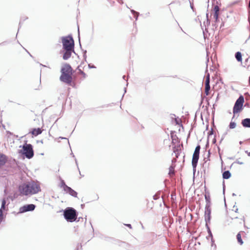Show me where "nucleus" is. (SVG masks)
<instances>
[{
	"mask_svg": "<svg viewBox=\"0 0 250 250\" xmlns=\"http://www.w3.org/2000/svg\"><path fill=\"white\" fill-rule=\"evenodd\" d=\"M60 139H66V140H68V139L67 138H65V137H59ZM68 141V143H69V141L68 140H67Z\"/></svg>",
	"mask_w": 250,
	"mask_h": 250,
	"instance_id": "3c124183",
	"label": "nucleus"
},
{
	"mask_svg": "<svg viewBox=\"0 0 250 250\" xmlns=\"http://www.w3.org/2000/svg\"><path fill=\"white\" fill-rule=\"evenodd\" d=\"M219 14H214V18L215 19V22H217L219 21Z\"/></svg>",
	"mask_w": 250,
	"mask_h": 250,
	"instance_id": "c9c22d12",
	"label": "nucleus"
},
{
	"mask_svg": "<svg viewBox=\"0 0 250 250\" xmlns=\"http://www.w3.org/2000/svg\"><path fill=\"white\" fill-rule=\"evenodd\" d=\"M236 238L238 241V243L240 245H242L243 244L244 242L241 237V235L240 233V232L237 233L236 235Z\"/></svg>",
	"mask_w": 250,
	"mask_h": 250,
	"instance_id": "5701e85b",
	"label": "nucleus"
},
{
	"mask_svg": "<svg viewBox=\"0 0 250 250\" xmlns=\"http://www.w3.org/2000/svg\"><path fill=\"white\" fill-rule=\"evenodd\" d=\"M18 196V195L17 193H15L14 194V198H17Z\"/></svg>",
	"mask_w": 250,
	"mask_h": 250,
	"instance_id": "8fccbe9b",
	"label": "nucleus"
},
{
	"mask_svg": "<svg viewBox=\"0 0 250 250\" xmlns=\"http://www.w3.org/2000/svg\"><path fill=\"white\" fill-rule=\"evenodd\" d=\"M232 195L233 196H236V194H235L234 193H232Z\"/></svg>",
	"mask_w": 250,
	"mask_h": 250,
	"instance_id": "69168bd1",
	"label": "nucleus"
},
{
	"mask_svg": "<svg viewBox=\"0 0 250 250\" xmlns=\"http://www.w3.org/2000/svg\"><path fill=\"white\" fill-rule=\"evenodd\" d=\"M210 89V86H205V93L206 95H208L209 94V91Z\"/></svg>",
	"mask_w": 250,
	"mask_h": 250,
	"instance_id": "f704fd0d",
	"label": "nucleus"
},
{
	"mask_svg": "<svg viewBox=\"0 0 250 250\" xmlns=\"http://www.w3.org/2000/svg\"><path fill=\"white\" fill-rule=\"evenodd\" d=\"M208 146H209V143H208V141L207 143V144L206 145V147H208Z\"/></svg>",
	"mask_w": 250,
	"mask_h": 250,
	"instance_id": "6e6d98bb",
	"label": "nucleus"
},
{
	"mask_svg": "<svg viewBox=\"0 0 250 250\" xmlns=\"http://www.w3.org/2000/svg\"><path fill=\"white\" fill-rule=\"evenodd\" d=\"M28 185L31 195L36 194L41 191V188L39 183L32 182L31 183H28Z\"/></svg>",
	"mask_w": 250,
	"mask_h": 250,
	"instance_id": "6e6552de",
	"label": "nucleus"
},
{
	"mask_svg": "<svg viewBox=\"0 0 250 250\" xmlns=\"http://www.w3.org/2000/svg\"><path fill=\"white\" fill-rule=\"evenodd\" d=\"M77 69L79 70L78 73L82 75L83 79L86 78L87 75L83 71L80 69L79 66H78Z\"/></svg>",
	"mask_w": 250,
	"mask_h": 250,
	"instance_id": "a878e982",
	"label": "nucleus"
},
{
	"mask_svg": "<svg viewBox=\"0 0 250 250\" xmlns=\"http://www.w3.org/2000/svg\"><path fill=\"white\" fill-rule=\"evenodd\" d=\"M231 176V173L229 170L225 171L222 174L223 178L224 179H228Z\"/></svg>",
	"mask_w": 250,
	"mask_h": 250,
	"instance_id": "6ab92c4d",
	"label": "nucleus"
},
{
	"mask_svg": "<svg viewBox=\"0 0 250 250\" xmlns=\"http://www.w3.org/2000/svg\"><path fill=\"white\" fill-rule=\"evenodd\" d=\"M4 192L5 193V194H7V190L6 189H5L4 190Z\"/></svg>",
	"mask_w": 250,
	"mask_h": 250,
	"instance_id": "bf43d9fd",
	"label": "nucleus"
},
{
	"mask_svg": "<svg viewBox=\"0 0 250 250\" xmlns=\"http://www.w3.org/2000/svg\"><path fill=\"white\" fill-rule=\"evenodd\" d=\"M62 44V49H71L74 48V41L71 35L67 36H63L61 38Z\"/></svg>",
	"mask_w": 250,
	"mask_h": 250,
	"instance_id": "20e7f679",
	"label": "nucleus"
},
{
	"mask_svg": "<svg viewBox=\"0 0 250 250\" xmlns=\"http://www.w3.org/2000/svg\"><path fill=\"white\" fill-rule=\"evenodd\" d=\"M241 124L244 127L250 128V118H245L241 121Z\"/></svg>",
	"mask_w": 250,
	"mask_h": 250,
	"instance_id": "4468645a",
	"label": "nucleus"
},
{
	"mask_svg": "<svg viewBox=\"0 0 250 250\" xmlns=\"http://www.w3.org/2000/svg\"><path fill=\"white\" fill-rule=\"evenodd\" d=\"M174 122L176 125H180L181 123L180 119L178 118V117L175 118Z\"/></svg>",
	"mask_w": 250,
	"mask_h": 250,
	"instance_id": "e433bc0d",
	"label": "nucleus"
},
{
	"mask_svg": "<svg viewBox=\"0 0 250 250\" xmlns=\"http://www.w3.org/2000/svg\"><path fill=\"white\" fill-rule=\"evenodd\" d=\"M28 19L27 17H22L20 19V22H19V28H21V24L23 23V22ZM19 30V29H18V31Z\"/></svg>",
	"mask_w": 250,
	"mask_h": 250,
	"instance_id": "cd10ccee",
	"label": "nucleus"
},
{
	"mask_svg": "<svg viewBox=\"0 0 250 250\" xmlns=\"http://www.w3.org/2000/svg\"><path fill=\"white\" fill-rule=\"evenodd\" d=\"M235 57L238 62H242V53L238 51L236 52L235 54Z\"/></svg>",
	"mask_w": 250,
	"mask_h": 250,
	"instance_id": "aec40b11",
	"label": "nucleus"
},
{
	"mask_svg": "<svg viewBox=\"0 0 250 250\" xmlns=\"http://www.w3.org/2000/svg\"><path fill=\"white\" fill-rule=\"evenodd\" d=\"M225 184L224 182L223 183V194H225Z\"/></svg>",
	"mask_w": 250,
	"mask_h": 250,
	"instance_id": "09e8293b",
	"label": "nucleus"
},
{
	"mask_svg": "<svg viewBox=\"0 0 250 250\" xmlns=\"http://www.w3.org/2000/svg\"><path fill=\"white\" fill-rule=\"evenodd\" d=\"M239 143L240 145H242L243 144V142L240 141Z\"/></svg>",
	"mask_w": 250,
	"mask_h": 250,
	"instance_id": "0e129e2a",
	"label": "nucleus"
},
{
	"mask_svg": "<svg viewBox=\"0 0 250 250\" xmlns=\"http://www.w3.org/2000/svg\"><path fill=\"white\" fill-rule=\"evenodd\" d=\"M160 194H161V191H158L155 195H153V199L154 200H156L160 198Z\"/></svg>",
	"mask_w": 250,
	"mask_h": 250,
	"instance_id": "c756f323",
	"label": "nucleus"
},
{
	"mask_svg": "<svg viewBox=\"0 0 250 250\" xmlns=\"http://www.w3.org/2000/svg\"><path fill=\"white\" fill-rule=\"evenodd\" d=\"M60 179H61L60 187L61 188H62L63 189V190L65 191V190L68 187V186L66 185V184L63 180L61 178H60Z\"/></svg>",
	"mask_w": 250,
	"mask_h": 250,
	"instance_id": "393cba45",
	"label": "nucleus"
},
{
	"mask_svg": "<svg viewBox=\"0 0 250 250\" xmlns=\"http://www.w3.org/2000/svg\"><path fill=\"white\" fill-rule=\"evenodd\" d=\"M36 207V205L33 204L25 205L20 208L19 213H23L28 211H32L35 209Z\"/></svg>",
	"mask_w": 250,
	"mask_h": 250,
	"instance_id": "1a4fd4ad",
	"label": "nucleus"
},
{
	"mask_svg": "<svg viewBox=\"0 0 250 250\" xmlns=\"http://www.w3.org/2000/svg\"><path fill=\"white\" fill-rule=\"evenodd\" d=\"M174 173V166H171L169 168V174L171 175Z\"/></svg>",
	"mask_w": 250,
	"mask_h": 250,
	"instance_id": "7c9ffc66",
	"label": "nucleus"
},
{
	"mask_svg": "<svg viewBox=\"0 0 250 250\" xmlns=\"http://www.w3.org/2000/svg\"><path fill=\"white\" fill-rule=\"evenodd\" d=\"M249 8H250V0L249 1Z\"/></svg>",
	"mask_w": 250,
	"mask_h": 250,
	"instance_id": "774afa93",
	"label": "nucleus"
},
{
	"mask_svg": "<svg viewBox=\"0 0 250 250\" xmlns=\"http://www.w3.org/2000/svg\"><path fill=\"white\" fill-rule=\"evenodd\" d=\"M26 52H27L29 54V55H30L31 57H32V56L31 55V54H30L29 53V52H28V51H27V50H26Z\"/></svg>",
	"mask_w": 250,
	"mask_h": 250,
	"instance_id": "e2e57ef3",
	"label": "nucleus"
},
{
	"mask_svg": "<svg viewBox=\"0 0 250 250\" xmlns=\"http://www.w3.org/2000/svg\"><path fill=\"white\" fill-rule=\"evenodd\" d=\"M22 149L19 150V153L24 156L26 158L30 159L34 156V150L33 146L30 144L25 143L22 146Z\"/></svg>",
	"mask_w": 250,
	"mask_h": 250,
	"instance_id": "7ed1b4c3",
	"label": "nucleus"
},
{
	"mask_svg": "<svg viewBox=\"0 0 250 250\" xmlns=\"http://www.w3.org/2000/svg\"><path fill=\"white\" fill-rule=\"evenodd\" d=\"M62 211L63 217L67 222L72 223L76 221L78 212L75 208L67 207Z\"/></svg>",
	"mask_w": 250,
	"mask_h": 250,
	"instance_id": "f03ea898",
	"label": "nucleus"
},
{
	"mask_svg": "<svg viewBox=\"0 0 250 250\" xmlns=\"http://www.w3.org/2000/svg\"><path fill=\"white\" fill-rule=\"evenodd\" d=\"M211 153L210 150H209L208 152L207 157H205L204 159H206V161H207L208 162H209L210 161V156Z\"/></svg>",
	"mask_w": 250,
	"mask_h": 250,
	"instance_id": "72a5a7b5",
	"label": "nucleus"
},
{
	"mask_svg": "<svg viewBox=\"0 0 250 250\" xmlns=\"http://www.w3.org/2000/svg\"><path fill=\"white\" fill-rule=\"evenodd\" d=\"M125 226H127V227L131 229L132 228V227H131V225L130 224H125Z\"/></svg>",
	"mask_w": 250,
	"mask_h": 250,
	"instance_id": "de8ad7c7",
	"label": "nucleus"
},
{
	"mask_svg": "<svg viewBox=\"0 0 250 250\" xmlns=\"http://www.w3.org/2000/svg\"><path fill=\"white\" fill-rule=\"evenodd\" d=\"M7 160V157L5 154L0 153V167L5 165Z\"/></svg>",
	"mask_w": 250,
	"mask_h": 250,
	"instance_id": "f8f14e48",
	"label": "nucleus"
},
{
	"mask_svg": "<svg viewBox=\"0 0 250 250\" xmlns=\"http://www.w3.org/2000/svg\"><path fill=\"white\" fill-rule=\"evenodd\" d=\"M125 75H124V76H123V79H124L126 81V80L125 79Z\"/></svg>",
	"mask_w": 250,
	"mask_h": 250,
	"instance_id": "338daca9",
	"label": "nucleus"
},
{
	"mask_svg": "<svg viewBox=\"0 0 250 250\" xmlns=\"http://www.w3.org/2000/svg\"><path fill=\"white\" fill-rule=\"evenodd\" d=\"M18 190L20 192V195H28L31 194L28 184L24 183L19 185Z\"/></svg>",
	"mask_w": 250,
	"mask_h": 250,
	"instance_id": "0eeeda50",
	"label": "nucleus"
},
{
	"mask_svg": "<svg viewBox=\"0 0 250 250\" xmlns=\"http://www.w3.org/2000/svg\"><path fill=\"white\" fill-rule=\"evenodd\" d=\"M205 198L206 200V205L205 207H210L211 206V203H210V198L209 195L205 194Z\"/></svg>",
	"mask_w": 250,
	"mask_h": 250,
	"instance_id": "4be33fe9",
	"label": "nucleus"
},
{
	"mask_svg": "<svg viewBox=\"0 0 250 250\" xmlns=\"http://www.w3.org/2000/svg\"><path fill=\"white\" fill-rule=\"evenodd\" d=\"M207 231H208V237H207V238L208 239L209 237H210L211 238V242L214 243V239L213 238V235H212V234L211 233V230H210V228H208V230Z\"/></svg>",
	"mask_w": 250,
	"mask_h": 250,
	"instance_id": "bb28decb",
	"label": "nucleus"
},
{
	"mask_svg": "<svg viewBox=\"0 0 250 250\" xmlns=\"http://www.w3.org/2000/svg\"><path fill=\"white\" fill-rule=\"evenodd\" d=\"M163 220L164 222L165 225H167V223L169 227L173 223V219L172 218H167V217H164Z\"/></svg>",
	"mask_w": 250,
	"mask_h": 250,
	"instance_id": "a211bd4d",
	"label": "nucleus"
},
{
	"mask_svg": "<svg viewBox=\"0 0 250 250\" xmlns=\"http://www.w3.org/2000/svg\"><path fill=\"white\" fill-rule=\"evenodd\" d=\"M64 53L63 54L62 58L64 60H67L70 58L72 53H75L74 48L71 49H63Z\"/></svg>",
	"mask_w": 250,
	"mask_h": 250,
	"instance_id": "9b49d317",
	"label": "nucleus"
},
{
	"mask_svg": "<svg viewBox=\"0 0 250 250\" xmlns=\"http://www.w3.org/2000/svg\"><path fill=\"white\" fill-rule=\"evenodd\" d=\"M3 219V218H0V224H1V223Z\"/></svg>",
	"mask_w": 250,
	"mask_h": 250,
	"instance_id": "680f3d73",
	"label": "nucleus"
},
{
	"mask_svg": "<svg viewBox=\"0 0 250 250\" xmlns=\"http://www.w3.org/2000/svg\"><path fill=\"white\" fill-rule=\"evenodd\" d=\"M210 222H206V227L207 228V230H208V228H210L208 226V223Z\"/></svg>",
	"mask_w": 250,
	"mask_h": 250,
	"instance_id": "a18cd8bd",
	"label": "nucleus"
},
{
	"mask_svg": "<svg viewBox=\"0 0 250 250\" xmlns=\"http://www.w3.org/2000/svg\"><path fill=\"white\" fill-rule=\"evenodd\" d=\"M189 2H190V7L191 9L194 12L195 9H194V6H193V2H191L190 0H189Z\"/></svg>",
	"mask_w": 250,
	"mask_h": 250,
	"instance_id": "58836bf2",
	"label": "nucleus"
},
{
	"mask_svg": "<svg viewBox=\"0 0 250 250\" xmlns=\"http://www.w3.org/2000/svg\"><path fill=\"white\" fill-rule=\"evenodd\" d=\"M209 23H210V22H209V20H208V19H207V21H204V23H203L204 25L205 26H206V25H208V24H209Z\"/></svg>",
	"mask_w": 250,
	"mask_h": 250,
	"instance_id": "79ce46f5",
	"label": "nucleus"
},
{
	"mask_svg": "<svg viewBox=\"0 0 250 250\" xmlns=\"http://www.w3.org/2000/svg\"><path fill=\"white\" fill-rule=\"evenodd\" d=\"M75 160L76 164L77 167H78V163H77V159L75 158Z\"/></svg>",
	"mask_w": 250,
	"mask_h": 250,
	"instance_id": "4d7b16f0",
	"label": "nucleus"
},
{
	"mask_svg": "<svg viewBox=\"0 0 250 250\" xmlns=\"http://www.w3.org/2000/svg\"><path fill=\"white\" fill-rule=\"evenodd\" d=\"M236 126V124L234 122L231 121L230 123H229V127L230 129H233L235 128Z\"/></svg>",
	"mask_w": 250,
	"mask_h": 250,
	"instance_id": "2f4dec72",
	"label": "nucleus"
},
{
	"mask_svg": "<svg viewBox=\"0 0 250 250\" xmlns=\"http://www.w3.org/2000/svg\"><path fill=\"white\" fill-rule=\"evenodd\" d=\"M214 14H219V7L217 5L214 6L213 8Z\"/></svg>",
	"mask_w": 250,
	"mask_h": 250,
	"instance_id": "473e14b6",
	"label": "nucleus"
},
{
	"mask_svg": "<svg viewBox=\"0 0 250 250\" xmlns=\"http://www.w3.org/2000/svg\"><path fill=\"white\" fill-rule=\"evenodd\" d=\"M216 142V139L214 138L213 140H212V143L213 144H215Z\"/></svg>",
	"mask_w": 250,
	"mask_h": 250,
	"instance_id": "5fc2aeb1",
	"label": "nucleus"
},
{
	"mask_svg": "<svg viewBox=\"0 0 250 250\" xmlns=\"http://www.w3.org/2000/svg\"><path fill=\"white\" fill-rule=\"evenodd\" d=\"M42 129L41 128H34L32 129V130L30 133L33 135L36 136H38V135L41 134L42 133Z\"/></svg>",
	"mask_w": 250,
	"mask_h": 250,
	"instance_id": "2eb2a0df",
	"label": "nucleus"
},
{
	"mask_svg": "<svg viewBox=\"0 0 250 250\" xmlns=\"http://www.w3.org/2000/svg\"><path fill=\"white\" fill-rule=\"evenodd\" d=\"M101 239H103L105 241L111 242H113V241H115V239L112 237L105 236H104V235H102L101 237Z\"/></svg>",
	"mask_w": 250,
	"mask_h": 250,
	"instance_id": "412c9836",
	"label": "nucleus"
},
{
	"mask_svg": "<svg viewBox=\"0 0 250 250\" xmlns=\"http://www.w3.org/2000/svg\"><path fill=\"white\" fill-rule=\"evenodd\" d=\"M201 146L199 145H198L194 150V153L192 155V166L193 167V170L194 172L196 170V168L197 166L198 161L199 158L200 150Z\"/></svg>",
	"mask_w": 250,
	"mask_h": 250,
	"instance_id": "423d86ee",
	"label": "nucleus"
},
{
	"mask_svg": "<svg viewBox=\"0 0 250 250\" xmlns=\"http://www.w3.org/2000/svg\"><path fill=\"white\" fill-rule=\"evenodd\" d=\"M64 191L74 197H77L78 193L70 187H68Z\"/></svg>",
	"mask_w": 250,
	"mask_h": 250,
	"instance_id": "ddd939ff",
	"label": "nucleus"
},
{
	"mask_svg": "<svg viewBox=\"0 0 250 250\" xmlns=\"http://www.w3.org/2000/svg\"><path fill=\"white\" fill-rule=\"evenodd\" d=\"M86 50H83V57L85 61H86Z\"/></svg>",
	"mask_w": 250,
	"mask_h": 250,
	"instance_id": "4c0bfd02",
	"label": "nucleus"
},
{
	"mask_svg": "<svg viewBox=\"0 0 250 250\" xmlns=\"http://www.w3.org/2000/svg\"><path fill=\"white\" fill-rule=\"evenodd\" d=\"M244 102L243 96L240 95L235 101L233 106V113L234 114L239 113L243 110Z\"/></svg>",
	"mask_w": 250,
	"mask_h": 250,
	"instance_id": "39448f33",
	"label": "nucleus"
},
{
	"mask_svg": "<svg viewBox=\"0 0 250 250\" xmlns=\"http://www.w3.org/2000/svg\"><path fill=\"white\" fill-rule=\"evenodd\" d=\"M88 68L90 69L96 68V66L94 64H92L91 63L88 64Z\"/></svg>",
	"mask_w": 250,
	"mask_h": 250,
	"instance_id": "ea45409f",
	"label": "nucleus"
},
{
	"mask_svg": "<svg viewBox=\"0 0 250 250\" xmlns=\"http://www.w3.org/2000/svg\"><path fill=\"white\" fill-rule=\"evenodd\" d=\"M0 218H4L3 217V211L0 210Z\"/></svg>",
	"mask_w": 250,
	"mask_h": 250,
	"instance_id": "c03bdc74",
	"label": "nucleus"
},
{
	"mask_svg": "<svg viewBox=\"0 0 250 250\" xmlns=\"http://www.w3.org/2000/svg\"><path fill=\"white\" fill-rule=\"evenodd\" d=\"M211 219L210 207H205V220L206 222H210Z\"/></svg>",
	"mask_w": 250,
	"mask_h": 250,
	"instance_id": "9d476101",
	"label": "nucleus"
},
{
	"mask_svg": "<svg viewBox=\"0 0 250 250\" xmlns=\"http://www.w3.org/2000/svg\"><path fill=\"white\" fill-rule=\"evenodd\" d=\"M208 13H207V14H206L207 20V19H208Z\"/></svg>",
	"mask_w": 250,
	"mask_h": 250,
	"instance_id": "052dcab7",
	"label": "nucleus"
},
{
	"mask_svg": "<svg viewBox=\"0 0 250 250\" xmlns=\"http://www.w3.org/2000/svg\"><path fill=\"white\" fill-rule=\"evenodd\" d=\"M235 163L239 165H243L244 164L243 162L240 161L238 159L236 160Z\"/></svg>",
	"mask_w": 250,
	"mask_h": 250,
	"instance_id": "37998d69",
	"label": "nucleus"
},
{
	"mask_svg": "<svg viewBox=\"0 0 250 250\" xmlns=\"http://www.w3.org/2000/svg\"><path fill=\"white\" fill-rule=\"evenodd\" d=\"M131 12L134 15V18L136 20H137L138 17L139 16V13L138 12L135 11L134 10H131Z\"/></svg>",
	"mask_w": 250,
	"mask_h": 250,
	"instance_id": "c85d7f7f",
	"label": "nucleus"
},
{
	"mask_svg": "<svg viewBox=\"0 0 250 250\" xmlns=\"http://www.w3.org/2000/svg\"><path fill=\"white\" fill-rule=\"evenodd\" d=\"M6 204V199L5 198H3L2 200L1 205L5 206Z\"/></svg>",
	"mask_w": 250,
	"mask_h": 250,
	"instance_id": "a19ab883",
	"label": "nucleus"
},
{
	"mask_svg": "<svg viewBox=\"0 0 250 250\" xmlns=\"http://www.w3.org/2000/svg\"><path fill=\"white\" fill-rule=\"evenodd\" d=\"M5 206L1 205L0 210L3 211V209H5Z\"/></svg>",
	"mask_w": 250,
	"mask_h": 250,
	"instance_id": "49530a36",
	"label": "nucleus"
},
{
	"mask_svg": "<svg viewBox=\"0 0 250 250\" xmlns=\"http://www.w3.org/2000/svg\"><path fill=\"white\" fill-rule=\"evenodd\" d=\"M210 75L208 73L206 75V80H205V86H210Z\"/></svg>",
	"mask_w": 250,
	"mask_h": 250,
	"instance_id": "b1692460",
	"label": "nucleus"
},
{
	"mask_svg": "<svg viewBox=\"0 0 250 250\" xmlns=\"http://www.w3.org/2000/svg\"><path fill=\"white\" fill-rule=\"evenodd\" d=\"M61 72L60 80L68 85L73 86L72 84L73 69L71 65L69 64L65 63L61 68Z\"/></svg>",
	"mask_w": 250,
	"mask_h": 250,
	"instance_id": "f257e3e1",
	"label": "nucleus"
},
{
	"mask_svg": "<svg viewBox=\"0 0 250 250\" xmlns=\"http://www.w3.org/2000/svg\"><path fill=\"white\" fill-rule=\"evenodd\" d=\"M170 137L172 139V143H176L178 142V138L176 134H175V131H171L170 132Z\"/></svg>",
	"mask_w": 250,
	"mask_h": 250,
	"instance_id": "dca6fc26",
	"label": "nucleus"
},
{
	"mask_svg": "<svg viewBox=\"0 0 250 250\" xmlns=\"http://www.w3.org/2000/svg\"><path fill=\"white\" fill-rule=\"evenodd\" d=\"M81 208H84V204H82L81 205Z\"/></svg>",
	"mask_w": 250,
	"mask_h": 250,
	"instance_id": "13d9d810",
	"label": "nucleus"
},
{
	"mask_svg": "<svg viewBox=\"0 0 250 250\" xmlns=\"http://www.w3.org/2000/svg\"><path fill=\"white\" fill-rule=\"evenodd\" d=\"M204 162L203 164V171L204 172V173L206 172V171H208L210 163L209 162H208L207 161H206V159H204Z\"/></svg>",
	"mask_w": 250,
	"mask_h": 250,
	"instance_id": "f3484780",
	"label": "nucleus"
},
{
	"mask_svg": "<svg viewBox=\"0 0 250 250\" xmlns=\"http://www.w3.org/2000/svg\"><path fill=\"white\" fill-rule=\"evenodd\" d=\"M118 2L119 3L121 4H123V3H124V2H123V0H119Z\"/></svg>",
	"mask_w": 250,
	"mask_h": 250,
	"instance_id": "864d4df0",
	"label": "nucleus"
},
{
	"mask_svg": "<svg viewBox=\"0 0 250 250\" xmlns=\"http://www.w3.org/2000/svg\"><path fill=\"white\" fill-rule=\"evenodd\" d=\"M245 153H246L249 156H250V152H248V150H246Z\"/></svg>",
	"mask_w": 250,
	"mask_h": 250,
	"instance_id": "603ef678",
	"label": "nucleus"
}]
</instances>
